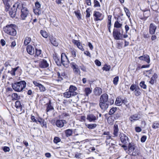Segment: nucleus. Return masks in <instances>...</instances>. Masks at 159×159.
<instances>
[{
	"label": "nucleus",
	"instance_id": "nucleus-1",
	"mask_svg": "<svg viewBox=\"0 0 159 159\" xmlns=\"http://www.w3.org/2000/svg\"><path fill=\"white\" fill-rule=\"evenodd\" d=\"M26 83L25 81H21L12 84V87L13 89L17 92H20L26 87Z\"/></svg>",
	"mask_w": 159,
	"mask_h": 159
},
{
	"label": "nucleus",
	"instance_id": "nucleus-2",
	"mask_svg": "<svg viewBox=\"0 0 159 159\" xmlns=\"http://www.w3.org/2000/svg\"><path fill=\"white\" fill-rule=\"evenodd\" d=\"M15 25L10 24L4 27L3 29L6 33L11 35L15 36L16 34V32L15 29Z\"/></svg>",
	"mask_w": 159,
	"mask_h": 159
},
{
	"label": "nucleus",
	"instance_id": "nucleus-3",
	"mask_svg": "<svg viewBox=\"0 0 159 159\" xmlns=\"http://www.w3.org/2000/svg\"><path fill=\"white\" fill-rule=\"evenodd\" d=\"M128 153L130 155L136 156L139 155V151L137 147L133 143H129Z\"/></svg>",
	"mask_w": 159,
	"mask_h": 159
},
{
	"label": "nucleus",
	"instance_id": "nucleus-4",
	"mask_svg": "<svg viewBox=\"0 0 159 159\" xmlns=\"http://www.w3.org/2000/svg\"><path fill=\"white\" fill-rule=\"evenodd\" d=\"M21 5L18 2H16L11 8V10L9 11V14L11 16L12 18L14 17L18 9L20 10L21 7Z\"/></svg>",
	"mask_w": 159,
	"mask_h": 159
},
{
	"label": "nucleus",
	"instance_id": "nucleus-5",
	"mask_svg": "<svg viewBox=\"0 0 159 159\" xmlns=\"http://www.w3.org/2000/svg\"><path fill=\"white\" fill-rule=\"evenodd\" d=\"M122 33L120 32L119 29H115L113 30V36L114 39L116 40H122L123 39V30H122Z\"/></svg>",
	"mask_w": 159,
	"mask_h": 159
},
{
	"label": "nucleus",
	"instance_id": "nucleus-6",
	"mask_svg": "<svg viewBox=\"0 0 159 159\" xmlns=\"http://www.w3.org/2000/svg\"><path fill=\"white\" fill-rule=\"evenodd\" d=\"M86 118L90 122H95L98 119V116L95 113H90L87 115Z\"/></svg>",
	"mask_w": 159,
	"mask_h": 159
},
{
	"label": "nucleus",
	"instance_id": "nucleus-7",
	"mask_svg": "<svg viewBox=\"0 0 159 159\" xmlns=\"http://www.w3.org/2000/svg\"><path fill=\"white\" fill-rule=\"evenodd\" d=\"M70 66L73 69L74 73L76 75H80V71L78 66L75 62L70 63Z\"/></svg>",
	"mask_w": 159,
	"mask_h": 159
},
{
	"label": "nucleus",
	"instance_id": "nucleus-8",
	"mask_svg": "<svg viewBox=\"0 0 159 159\" xmlns=\"http://www.w3.org/2000/svg\"><path fill=\"white\" fill-rule=\"evenodd\" d=\"M21 6V14L20 15L21 18L22 20H25L29 13V11L25 7H23V5L20 4Z\"/></svg>",
	"mask_w": 159,
	"mask_h": 159
},
{
	"label": "nucleus",
	"instance_id": "nucleus-9",
	"mask_svg": "<svg viewBox=\"0 0 159 159\" xmlns=\"http://www.w3.org/2000/svg\"><path fill=\"white\" fill-rule=\"evenodd\" d=\"M93 16L95 17L94 20L95 21H101L104 18V16L102 14L98 11H94Z\"/></svg>",
	"mask_w": 159,
	"mask_h": 159
},
{
	"label": "nucleus",
	"instance_id": "nucleus-10",
	"mask_svg": "<svg viewBox=\"0 0 159 159\" xmlns=\"http://www.w3.org/2000/svg\"><path fill=\"white\" fill-rule=\"evenodd\" d=\"M61 64L65 67H67L69 63V61L67 56L64 53L61 55Z\"/></svg>",
	"mask_w": 159,
	"mask_h": 159
},
{
	"label": "nucleus",
	"instance_id": "nucleus-11",
	"mask_svg": "<svg viewBox=\"0 0 159 159\" xmlns=\"http://www.w3.org/2000/svg\"><path fill=\"white\" fill-rule=\"evenodd\" d=\"M120 137L121 142L124 144H127L130 143H129V139L128 137L123 133L120 134Z\"/></svg>",
	"mask_w": 159,
	"mask_h": 159
},
{
	"label": "nucleus",
	"instance_id": "nucleus-12",
	"mask_svg": "<svg viewBox=\"0 0 159 159\" xmlns=\"http://www.w3.org/2000/svg\"><path fill=\"white\" fill-rule=\"evenodd\" d=\"M156 29L157 26L154 23L150 24L149 27V34L151 35L154 34Z\"/></svg>",
	"mask_w": 159,
	"mask_h": 159
},
{
	"label": "nucleus",
	"instance_id": "nucleus-13",
	"mask_svg": "<svg viewBox=\"0 0 159 159\" xmlns=\"http://www.w3.org/2000/svg\"><path fill=\"white\" fill-rule=\"evenodd\" d=\"M138 58L140 60L146 62L147 63L149 64L150 60L149 55L147 54H144L143 56L139 57Z\"/></svg>",
	"mask_w": 159,
	"mask_h": 159
},
{
	"label": "nucleus",
	"instance_id": "nucleus-14",
	"mask_svg": "<svg viewBox=\"0 0 159 159\" xmlns=\"http://www.w3.org/2000/svg\"><path fill=\"white\" fill-rule=\"evenodd\" d=\"M67 122L65 120H58L56 122V126L59 128L63 127L65 124H66Z\"/></svg>",
	"mask_w": 159,
	"mask_h": 159
},
{
	"label": "nucleus",
	"instance_id": "nucleus-15",
	"mask_svg": "<svg viewBox=\"0 0 159 159\" xmlns=\"http://www.w3.org/2000/svg\"><path fill=\"white\" fill-rule=\"evenodd\" d=\"M109 101L107 102H100L99 105L101 109L104 111L107 110L109 106Z\"/></svg>",
	"mask_w": 159,
	"mask_h": 159
},
{
	"label": "nucleus",
	"instance_id": "nucleus-16",
	"mask_svg": "<svg viewBox=\"0 0 159 159\" xmlns=\"http://www.w3.org/2000/svg\"><path fill=\"white\" fill-rule=\"evenodd\" d=\"M33 83L35 86L38 87L40 92H43L46 90L45 88L42 84H40L36 81H34Z\"/></svg>",
	"mask_w": 159,
	"mask_h": 159
},
{
	"label": "nucleus",
	"instance_id": "nucleus-17",
	"mask_svg": "<svg viewBox=\"0 0 159 159\" xmlns=\"http://www.w3.org/2000/svg\"><path fill=\"white\" fill-rule=\"evenodd\" d=\"M108 95L107 93L102 94L100 97V102H108Z\"/></svg>",
	"mask_w": 159,
	"mask_h": 159
},
{
	"label": "nucleus",
	"instance_id": "nucleus-18",
	"mask_svg": "<svg viewBox=\"0 0 159 159\" xmlns=\"http://www.w3.org/2000/svg\"><path fill=\"white\" fill-rule=\"evenodd\" d=\"M39 65L40 67L45 68L48 67L49 65L46 60L43 59L40 61Z\"/></svg>",
	"mask_w": 159,
	"mask_h": 159
},
{
	"label": "nucleus",
	"instance_id": "nucleus-19",
	"mask_svg": "<svg viewBox=\"0 0 159 159\" xmlns=\"http://www.w3.org/2000/svg\"><path fill=\"white\" fill-rule=\"evenodd\" d=\"M139 115L138 114H136L131 116L129 118V120L131 121H135L140 119Z\"/></svg>",
	"mask_w": 159,
	"mask_h": 159
},
{
	"label": "nucleus",
	"instance_id": "nucleus-20",
	"mask_svg": "<svg viewBox=\"0 0 159 159\" xmlns=\"http://www.w3.org/2000/svg\"><path fill=\"white\" fill-rule=\"evenodd\" d=\"M37 119V123L39 122V124L41 125L42 127H44L45 128H46V123L44 122V120L43 119L40 117H38Z\"/></svg>",
	"mask_w": 159,
	"mask_h": 159
},
{
	"label": "nucleus",
	"instance_id": "nucleus-21",
	"mask_svg": "<svg viewBox=\"0 0 159 159\" xmlns=\"http://www.w3.org/2000/svg\"><path fill=\"white\" fill-rule=\"evenodd\" d=\"M77 89L76 87L72 85H70L69 88V91L74 96L77 94V93L75 92Z\"/></svg>",
	"mask_w": 159,
	"mask_h": 159
},
{
	"label": "nucleus",
	"instance_id": "nucleus-22",
	"mask_svg": "<svg viewBox=\"0 0 159 159\" xmlns=\"http://www.w3.org/2000/svg\"><path fill=\"white\" fill-rule=\"evenodd\" d=\"M26 50L28 53L31 55H33L34 53V49L33 47L30 45L27 46Z\"/></svg>",
	"mask_w": 159,
	"mask_h": 159
},
{
	"label": "nucleus",
	"instance_id": "nucleus-23",
	"mask_svg": "<svg viewBox=\"0 0 159 159\" xmlns=\"http://www.w3.org/2000/svg\"><path fill=\"white\" fill-rule=\"evenodd\" d=\"M94 91L95 94L96 96H99L102 93V89L99 87L96 88Z\"/></svg>",
	"mask_w": 159,
	"mask_h": 159
},
{
	"label": "nucleus",
	"instance_id": "nucleus-24",
	"mask_svg": "<svg viewBox=\"0 0 159 159\" xmlns=\"http://www.w3.org/2000/svg\"><path fill=\"white\" fill-rule=\"evenodd\" d=\"M3 2L5 5V11H8L10 7L8 2L10 1V0H2Z\"/></svg>",
	"mask_w": 159,
	"mask_h": 159
},
{
	"label": "nucleus",
	"instance_id": "nucleus-25",
	"mask_svg": "<svg viewBox=\"0 0 159 159\" xmlns=\"http://www.w3.org/2000/svg\"><path fill=\"white\" fill-rule=\"evenodd\" d=\"M122 26V23L118 20L116 21L114 24V27L117 28H121Z\"/></svg>",
	"mask_w": 159,
	"mask_h": 159
},
{
	"label": "nucleus",
	"instance_id": "nucleus-26",
	"mask_svg": "<svg viewBox=\"0 0 159 159\" xmlns=\"http://www.w3.org/2000/svg\"><path fill=\"white\" fill-rule=\"evenodd\" d=\"M85 126L89 129H95L97 126V125L96 124H85Z\"/></svg>",
	"mask_w": 159,
	"mask_h": 159
},
{
	"label": "nucleus",
	"instance_id": "nucleus-27",
	"mask_svg": "<svg viewBox=\"0 0 159 159\" xmlns=\"http://www.w3.org/2000/svg\"><path fill=\"white\" fill-rule=\"evenodd\" d=\"M119 131L118 126L117 125L115 124L114 126L113 135L114 137H116L118 135V133Z\"/></svg>",
	"mask_w": 159,
	"mask_h": 159
},
{
	"label": "nucleus",
	"instance_id": "nucleus-28",
	"mask_svg": "<svg viewBox=\"0 0 159 159\" xmlns=\"http://www.w3.org/2000/svg\"><path fill=\"white\" fill-rule=\"evenodd\" d=\"M157 77V75L156 73H154L151 78V80L149 82L151 84H153L154 83V80Z\"/></svg>",
	"mask_w": 159,
	"mask_h": 159
},
{
	"label": "nucleus",
	"instance_id": "nucleus-29",
	"mask_svg": "<svg viewBox=\"0 0 159 159\" xmlns=\"http://www.w3.org/2000/svg\"><path fill=\"white\" fill-rule=\"evenodd\" d=\"M53 57L57 65L58 66H61V62L58 57L56 56H54Z\"/></svg>",
	"mask_w": 159,
	"mask_h": 159
},
{
	"label": "nucleus",
	"instance_id": "nucleus-30",
	"mask_svg": "<svg viewBox=\"0 0 159 159\" xmlns=\"http://www.w3.org/2000/svg\"><path fill=\"white\" fill-rule=\"evenodd\" d=\"M46 105H47V107L46 110L47 112L53 109L54 108L51 105V102L50 100L49 101V102Z\"/></svg>",
	"mask_w": 159,
	"mask_h": 159
},
{
	"label": "nucleus",
	"instance_id": "nucleus-31",
	"mask_svg": "<svg viewBox=\"0 0 159 159\" xmlns=\"http://www.w3.org/2000/svg\"><path fill=\"white\" fill-rule=\"evenodd\" d=\"M64 97L66 98H69L71 96H74L72 93L69 90L68 91L66 92L63 93Z\"/></svg>",
	"mask_w": 159,
	"mask_h": 159
},
{
	"label": "nucleus",
	"instance_id": "nucleus-32",
	"mask_svg": "<svg viewBox=\"0 0 159 159\" xmlns=\"http://www.w3.org/2000/svg\"><path fill=\"white\" fill-rule=\"evenodd\" d=\"M72 130L71 129H69L65 131V133L67 137H69L72 135Z\"/></svg>",
	"mask_w": 159,
	"mask_h": 159
},
{
	"label": "nucleus",
	"instance_id": "nucleus-33",
	"mask_svg": "<svg viewBox=\"0 0 159 159\" xmlns=\"http://www.w3.org/2000/svg\"><path fill=\"white\" fill-rule=\"evenodd\" d=\"M121 101L122 99L120 97H117L116 98L115 102V104L118 106H120L121 105Z\"/></svg>",
	"mask_w": 159,
	"mask_h": 159
},
{
	"label": "nucleus",
	"instance_id": "nucleus-34",
	"mask_svg": "<svg viewBox=\"0 0 159 159\" xmlns=\"http://www.w3.org/2000/svg\"><path fill=\"white\" fill-rule=\"evenodd\" d=\"M31 41V38L29 37H27L25 38L24 44L25 45H27Z\"/></svg>",
	"mask_w": 159,
	"mask_h": 159
},
{
	"label": "nucleus",
	"instance_id": "nucleus-35",
	"mask_svg": "<svg viewBox=\"0 0 159 159\" xmlns=\"http://www.w3.org/2000/svg\"><path fill=\"white\" fill-rule=\"evenodd\" d=\"M84 92L85 93L86 96H88L92 92L91 90L89 88H86L84 89Z\"/></svg>",
	"mask_w": 159,
	"mask_h": 159
},
{
	"label": "nucleus",
	"instance_id": "nucleus-36",
	"mask_svg": "<svg viewBox=\"0 0 159 159\" xmlns=\"http://www.w3.org/2000/svg\"><path fill=\"white\" fill-rule=\"evenodd\" d=\"M42 51L41 50L38 49L37 48L35 49V55L37 56H39L41 57L42 56Z\"/></svg>",
	"mask_w": 159,
	"mask_h": 159
},
{
	"label": "nucleus",
	"instance_id": "nucleus-37",
	"mask_svg": "<svg viewBox=\"0 0 159 159\" xmlns=\"http://www.w3.org/2000/svg\"><path fill=\"white\" fill-rule=\"evenodd\" d=\"M40 33L41 35L44 38H47L48 36V33L45 31L41 30Z\"/></svg>",
	"mask_w": 159,
	"mask_h": 159
},
{
	"label": "nucleus",
	"instance_id": "nucleus-38",
	"mask_svg": "<svg viewBox=\"0 0 159 159\" xmlns=\"http://www.w3.org/2000/svg\"><path fill=\"white\" fill-rule=\"evenodd\" d=\"M66 75V74L65 72H61L60 73L59 72H58L57 73V75L58 77V78H59V80H62L63 79V78L61 77V76H64Z\"/></svg>",
	"mask_w": 159,
	"mask_h": 159
},
{
	"label": "nucleus",
	"instance_id": "nucleus-39",
	"mask_svg": "<svg viewBox=\"0 0 159 159\" xmlns=\"http://www.w3.org/2000/svg\"><path fill=\"white\" fill-rule=\"evenodd\" d=\"M19 68V66H17L15 68H12L10 72L12 76H15V75L16 71L17 70L18 68Z\"/></svg>",
	"mask_w": 159,
	"mask_h": 159
},
{
	"label": "nucleus",
	"instance_id": "nucleus-40",
	"mask_svg": "<svg viewBox=\"0 0 159 159\" xmlns=\"http://www.w3.org/2000/svg\"><path fill=\"white\" fill-rule=\"evenodd\" d=\"M152 127L153 129H157L159 128V122L155 121L153 123Z\"/></svg>",
	"mask_w": 159,
	"mask_h": 159
},
{
	"label": "nucleus",
	"instance_id": "nucleus-41",
	"mask_svg": "<svg viewBox=\"0 0 159 159\" xmlns=\"http://www.w3.org/2000/svg\"><path fill=\"white\" fill-rule=\"evenodd\" d=\"M11 97L12 99L16 100L19 99L20 97L16 93H14L12 94Z\"/></svg>",
	"mask_w": 159,
	"mask_h": 159
},
{
	"label": "nucleus",
	"instance_id": "nucleus-42",
	"mask_svg": "<svg viewBox=\"0 0 159 159\" xmlns=\"http://www.w3.org/2000/svg\"><path fill=\"white\" fill-rule=\"evenodd\" d=\"M110 69L111 66L107 64H105L104 66L102 68L103 70H105L107 71H109Z\"/></svg>",
	"mask_w": 159,
	"mask_h": 159
},
{
	"label": "nucleus",
	"instance_id": "nucleus-43",
	"mask_svg": "<svg viewBox=\"0 0 159 159\" xmlns=\"http://www.w3.org/2000/svg\"><path fill=\"white\" fill-rule=\"evenodd\" d=\"M51 43L54 46H57L58 45V43L56 41L55 39H50Z\"/></svg>",
	"mask_w": 159,
	"mask_h": 159
},
{
	"label": "nucleus",
	"instance_id": "nucleus-44",
	"mask_svg": "<svg viewBox=\"0 0 159 159\" xmlns=\"http://www.w3.org/2000/svg\"><path fill=\"white\" fill-rule=\"evenodd\" d=\"M124 9L125 13H126V16L129 18L130 15V13L129 9L126 7H124Z\"/></svg>",
	"mask_w": 159,
	"mask_h": 159
},
{
	"label": "nucleus",
	"instance_id": "nucleus-45",
	"mask_svg": "<svg viewBox=\"0 0 159 159\" xmlns=\"http://www.w3.org/2000/svg\"><path fill=\"white\" fill-rule=\"evenodd\" d=\"M93 3H94V7H100L101 6L99 2L97 1V0H94L93 1Z\"/></svg>",
	"mask_w": 159,
	"mask_h": 159
},
{
	"label": "nucleus",
	"instance_id": "nucleus-46",
	"mask_svg": "<svg viewBox=\"0 0 159 159\" xmlns=\"http://www.w3.org/2000/svg\"><path fill=\"white\" fill-rule=\"evenodd\" d=\"M150 15V11L148 10H147L144 11L143 12V16L144 17L147 18Z\"/></svg>",
	"mask_w": 159,
	"mask_h": 159
},
{
	"label": "nucleus",
	"instance_id": "nucleus-47",
	"mask_svg": "<svg viewBox=\"0 0 159 159\" xmlns=\"http://www.w3.org/2000/svg\"><path fill=\"white\" fill-rule=\"evenodd\" d=\"M117 108L116 107H112L110 110L109 114L110 115L113 114L117 110Z\"/></svg>",
	"mask_w": 159,
	"mask_h": 159
},
{
	"label": "nucleus",
	"instance_id": "nucleus-48",
	"mask_svg": "<svg viewBox=\"0 0 159 159\" xmlns=\"http://www.w3.org/2000/svg\"><path fill=\"white\" fill-rule=\"evenodd\" d=\"M152 70H146L144 72V74H145V76L149 77V75L152 74Z\"/></svg>",
	"mask_w": 159,
	"mask_h": 159
},
{
	"label": "nucleus",
	"instance_id": "nucleus-49",
	"mask_svg": "<svg viewBox=\"0 0 159 159\" xmlns=\"http://www.w3.org/2000/svg\"><path fill=\"white\" fill-rule=\"evenodd\" d=\"M15 107L16 108H20L21 109L22 108L21 105L20 101H17L15 102Z\"/></svg>",
	"mask_w": 159,
	"mask_h": 159
},
{
	"label": "nucleus",
	"instance_id": "nucleus-50",
	"mask_svg": "<svg viewBox=\"0 0 159 159\" xmlns=\"http://www.w3.org/2000/svg\"><path fill=\"white\" fill-rule=\"evenodd\" d=\"M139 85L141 88L144 89H146L147 88V86L145 84V82L144 81L141 82L140 83Z\"/></svg>",
	"mask_w": 159,
	"mask_h": 159
},
{
	"label": "nucleus",
	"instance_id": "nucleus-51",
	"mask_svg": "<svg viewBox=\"0 0 159 159\" xmlns=\"http://www.w3.org/2000/svg\"><path fill=\"white\" fill-rule=\"evenodd\" d=\"M111 138V137L110 136L107 135V136H106L107 140L106 142L107 143H107H108L109 145L110 146L114 145V144L110 142V141L109 142L108 141V140L110 139Z\"/></svg>",
	"mask_w": 159,
	"mask_h": 159
},
{
	"label": "nucleus",
	"instance_id": "nucleus-52",
	"mask_svg": "<svg viewBox=\"0 0 159 159\" xmlns=\"http://www.w3.org/2000/svg\"><path fill=\"white\" fill-rule=\"evenodd\" d=\"M74 12L76 16H77L78 18L79 19H81V15L80 13V11L78 10L77 11H75Z\"/></svg>",
	"mask_w": 159,
	"mask_h": 159
},
{
	"label": "nucleus",
	"instance_id": "nucleus-53",
	"mask_svg": "<svg viewBox=\"0 0 159 159\" xmlns=\"http://www.w3.org/2000/svg\"><path fill=\"white\" fill-rule=\"evenodd\" d=\"M119 77L118 76H116L113 79V84L115 85H116L118 84V82L119 81Z\"/></svg>",
	"mask_w": 159,
	"mask_h": 159
},
{
	"label": "nucleus",
	"instance_id": "nucleus-54",
	"mask_svg": "<svg viewBox=\"0 0 159 159\" xmlns=\"http://www.w3.org/2000/svg\"><path fill=\"white\" fill-rule=\"evenodd\" d=\"M37 118H35V117L34 116H33L32 115L31 116L30 118L31 120L33 122L36 123L37 124H38V123H37Z\"/></svg>",
	"mask_w": 159,
	"mask_h": 159
},
{
	"label": "nucleus",
	"instance_id": "nucleus-55",
	"mask_svg": "<svg viewBox=\"0 0 159 159\" xmlns=\"http://www.w3.org/2000/svg\"><path fill=\"white\" fill-rule=\"evenodd\" d=\"M134 93L136 96H139L141 94L139 91V88L138 89L137 88L134 91Z\"/></svg>",
	"mask_w": 159,
	"mask_h": 159
},
{
	"label": "nucleus",
	"instance_id": "nucleus-56",
	"mask_svg": "<svg viewBox=\"0 0 159 159\" xmlns=\"http://www.w3.org/2000/svg\"><path fill=\"white\" fill-rule=\"evenodd\" d=\"M70 51L71 52L72 56L73 57H75L76 56V51L74 49L71 48Z\"/></svg>",
	"mask_w": 159,
	"mask_h": 159
},
{
	"label": "nucleus",
	"instance_id": "nucleus-57",
	"mask_svg": "<svg viewBox=\"0 0 159 159\" xmlns=\"http://www.w3.org/2000/svg\"><path fill=\"white\" fill-rule=\"evenodd\" d=\"M60 139L58 137H55L54 139L53 142L55 143H57L60 141Z\"/></svg>",
	"mask_w": 159,
	"mask_h": 159
},
{
	"label": "nucleus",
	"instance_id": "nucleus-58",
	"mask_svg": "<svg viewBox=\"0 0 159 159\" xmlns=\"http://www.w3.org/2000/svg\"><path fill=\"white\" fill-rule=\"evenodd\" d=\"M3 150L5 152H8L10 150L9 148L7 146L4 147L3 148Z\"/></svg>",
	"mask_w": 159,
	"mask_h": 159
},
{
	"label": "nucleus",
	"instance_id": "nucleus-59",
	"mask_svg": "<svg viewBox=\"0 0 159 159\" xmlns=\"http://www.w3.org/2000/svg\"><path fill=\"white\" fill-rule=\"evenodd\" d=\"M35 6L36 8L40 9L41 7V5L39 2H36L35 3Z\"/></svg>",
	"mask_w": 159,
	"mask_h": 159
},
{
	"label": "nucleus",
	"instance_id": "nucleus-60",
	"mask_svg": "<svg viewBox=\"0 0 159 159\" xmlns=\"http://www.w3.org/2000/svg\"><path fill=\"white\" fill-rule=\"evenodd\" d=\"M90 9L89 8H88L86 10V17L87 18H89L90 17Z\"/></svg>",
	"mask_w": 159,
	"mask_h": 159
},
{
	"label": "nucleus",
	"instance_id": "nucleus-61",
	"mask_svg": "<svg viewBox=\"0 0 159 159\" xmlns=\"http://www.w3.org/2000/svg\"><path fill=\"white\" fill-rule=\"evenodd\" d=\"M146 139L147 136L145 135H143L141 139V141L142 142L144 143Z\"/></svg>",
	"mask_w": 159,
	"mask_h": 159
},
{
	"label": "nucleus",
	"instance_id": "nucleus-62",
	"mask_svg": "<svg viewBox=\"0 0 159 159\" xmlns=\"http://www.w3.org/2000/svg\"><path fill=\"white\" fill-rule=\"evenodd\" d=\"M107 121L109 124H112L113 122V120H112L111 117H109L107 119Z\"/></svg>",
	"mask_w": 159,
	"mask_h": 159
},
{
	"label": "nucleus",
	"instance_id": "nucleus-63",
	"mask_svg": "<svg viewBox=\"0 0 159 159\" xmlns=\"http://www.w3.org/2000/svg\"><path fill=\"white\" fill-rule=\"evenodd\" d=\"M34 11L35 14L39 15L40 13V9L35 8L34 9Z\"/></svg>",
	"mask_w": 159,
	"mask_h": 159
},
{
	"label": "nucleus",
	"instance_id": "nucleus-64",
	"mask_svg": "<svg viewBox=\"0 0 159 159\" xmlns=\"http://www.w3.org/2000/svg\"><path fill=\"white\" fill-rule=\"evenodd\" d=\"M95 63L96 65L98 66H100L101 65V62L98 60H96L95 61Z\"/></svg>",
	"mask_w": 159,
	"mask_h": 159
}]
</instances>
